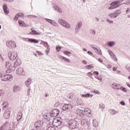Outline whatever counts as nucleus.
Listing matches in <instances>:
<instances>
[{
  "label": "nucleus",
  "instance_id": "obj_1",
  "mask_svg": "<svg viewBox=\"0 0 130 130\" xmlns=\"http://www.w3.org/2000/svg\"><path fill=\"white\" fill-rule=\"evenodd\" d=\"M22 62L19 59H16V61L15 63H12V62H6L5 63V67L8 70L6 71V73H11L14 72L16 70V68L21 66Z\"/></svg>",
  "mask_w": 130,
  "mask_h": 130
},
{
  "label": "nucleus",
  "instance_id": "obj_29",
  "mask_svg": "<svg viewBox=\"0 0 130 130\" xmlns=\"http://www.w3.org/2000/svg\"><path fill=\"white\" fill-rule=\"evenodd\" d=\"M92 125L93 126H94V127H98V122L97 121V120H92Z\"/></svg>",
  "mask_w": 130,
  "mask_h": 130
},
{
  "label": "nucleus",
  "instance_id": "obj_43",
  "mask_svg": "<svg viewBox=\"0 0 130 130\" xmlns=\"http://www.w3.org/2000/svg\"><path fill=\"white\" fill-rule=\"evenodd\" d=\"M125 70L127 71L128 72H130V64H128L126 65L125 67Z\"/></svg>",
  "mask_w": 130,
  "mask_h": 130
},
{
  "label": "nucleus",
  "instance_id": "obj_53",
  "mask_svg": "<svg viewBox=\"0 0 130 130\" xmlns=\"http://www.w3.org/2000/svg\"><path fill=\"white\" fill-rule=\"evenodd\" d=\"M95 78H96V79L99 80V81H100V82H102V77L96 76Z\"/></svg>",
  "mask_w": 130,
  "mask_h": 130
},
{
  "label": "nucleus",
  "instance_id": "obj_14",
  "mask_svg": "<svg viewBox=\"0 0 130 130\" xmlns=\"http://www.w3.org/2000/svg\"><path fill=\"white\" fill-rule=\"evenodd\" d=\"M43 124V122L39 120L35 123V126L36 128H37V129H40V128L42 127Z\"/></svg>",
  "mask_w": 130,
  "mask_h": 130
},
{
  "label": "nucleus",
  "instance_id": "obj_59",
  "mask_svg": "<svg viewBox=\"0 0 130 130\" xmlns=\"http://www.w3.org/2000/svg\"><path fill=\"white\" fill-rule=\"evenodd\" d=\"M36 53H38V55H43V54L40 51H37Z\"/></svg>",
  "mask_w": 130,
  "mask_h": 130
},
{
  "label": "nucleus",
  "instance_id": "obj_9",
  "mask_svg": "<svg viewBox=\"0 0 130 130\" xmlns=\"http://www.w3.org/2000/svg\"><path fill=\"white\" fill-rule=\"evenodd\" d=\"M16 73L18 76H24L25 74V71L22 67H19L16 70Z\"/></svg>",
  "mask_w": 130,
  "mask_h": 130
},
{
  "label": "nucleus",
  "instance_id": "obj_41",
  "mask_svg": "<svg viewBox=\"0 0 130 130\" xmlns=\"http://www.w3.org/2000/svg\"><path fill=\"white\" fill-rule=\"evenodd\" d=\"M18 23H19V26H24V24H25L24 21H23L22 20H19Z\"/></svg>",
  "mask_w": 130,
  "mask_h": 130
},
{
  "label": "nucleus",
  "instance_id": "obj_62",
  "mask_svg": "<svg viewBox=\"0 0 130 130\" xmlns=\"http://www.w3.org/2000/svg\"><path fill=\"white\" fill-rule=\"evenodd\" d=\"M93 74H94V75H96V76H98V75H99V72L97 71H94L93 72Z\"/></svg>",
  "mask_w": 130,
  "mask_h": 130
},
{
  "label": "nucleus",
  "instance_id": "obj_10",
  "mask_svg": "<svg viewBox=\"0 0 130 130\" xmlns=\"http://www.w3.org/2000/svg\"><path fill=\"white\" fill-rule=\"evenodd\" d=\"M74 107V106L68 104H64L62 106V110H72Z\"/></svg>",
  "mask_w": 130,
  "mask_h": 130
},
{
  "label": "nucleus",
  "instance_id": "obj_24",
  "mask_svg": "<svg viewBox=\"0 0 130 130\" xmlns=\"http://www.w3.org/2000/svg\"><path fill=\"white\" fill-rule=\"evenodd\" d=\"M30 35H41V33L33 29L31 32L29 33Z\"/></svg>",
  "mask_w": 130,
  "mask_h": 130
},
{
  "label": "nucleus",
  "instance_id": "obj_5",
  "mask_svg": "<svg viewBox=\"0 0 130 130\" xmlns=\"http://www.w3.org/2000/svg\"><path fill=\"white\" fill-rule=\"evenodd\" d=\"M69 126L70 129L76 128V127H78V123L74 120H71L69 121Z\"/></svg>",
  "mask_w": 130,
  "mask_h": 130
},
{
  "label": "nucleus",
  "instance_id": "obj_56",
  "mask_svg": "<svg viewBox=\"0 0 130 130\" xmlns=\"http://www.w3.org/2000/svg\"><path fill=\"white\" fill-rule=\"evenodd\" d=\"M122 5H130L129 0H127L126 3H124Z\"/></svg>",
  "mask_w": 130,
  "mask_h": 130
},
{
  "label": "nucleus",
  "instance_id": "obj_52",
  "mask_svg": "<svg viewBox=\"0 0 130 130\" xmlns=\"http://www.w3.org/2000/svg\"><path fill=\"white\" fill-rule=\"evenodd\" d=\"M46 130H56L55 129V128H54V127L52 126H50L49 127H48Z\"/></svg>",
  "mask_w": 130,
  "mask_h": 130
},
{
  "label": "nucleus",
  "instance_id": "obj_27",
  "mask_svg": "<svg viewBox=\"0 0 130 130\" xmlns=\"http://www.w3.org/2000/svg\"><path fill=\"white\" fill-rule=\"evenodd\" d=\"M115 44H116V43L114 41H109L108 42V45L110 46V47H113Z\"/></svg>",
  "mask_w": 130,
  "mask_h": 130
},
{
  "label": "nucleus",
  "instance_id": "obj_31",
  "mask_svg": "<svg viewBox=\"0 0 130 130\" xmlns=\"http://www.w3.org/2000/svg\"><path fill=\"white\" fill-rule=\"evenodd\" d=\"M8 102H5L2 105V106L3 108V109H6L7 108V107L8 106Z\"/></svg>",
  "mask_w": 130,
  "mask_h": 130
},
{
  "label": "nucleus",
  "instance_id": "obj_44",
  "mask_svg": "<svg viewBox=\"0 0 130 130\" xmlns=\"http://www.w3.org/2000/svg\"><path fill=\"white\" fill-rule=\"evenodd\" d=\"M26 17L29 19H32V18H37V16L36 15H27Z\"/></svg>",
  "mask_w": 130,
  "mask_h": 130
},
{
  "label": "nucleus",
  "instance_id": "obj_42",
  "mask_svg": "<svg viewBox=\"0 0 130 130\" xmlns=\"http://www.w3.org/2000/svg\"><path fill=\"white\" fill-rule=\"evenodd\" d=\"M60 49H61V47L60 46H58L56 47V50L57 52H59Z\"/></svg>",
  "mask_w": 130,
  "mask_h": 130
},
{
  "label": "nucleus",
  "instance_id": "obj_64",
  "mask_svg": "<svg viewBox=\"0 0 130 130\" xmlns=\"http://www.w3.org/2000/svg\"><path fill=\"white\" fill-rule=\"evenodd\" d=\"M94 93H96V94H99L100 92L98 90H93Z\"/></svg>",
  "mask_w": 130,
  "mask_h": 130
},
{
  "label": "nucleus",
  "instance_id": "obj_45",
  "mask_svg": "<svg viewBox=\"0 0 130 130\" xmlns=\"http://www.w3.org/2000/svg\"><path fill=\"white\" fill-rule=\"evenodd\" d=\"M19 18H20V17L19 16V14H18L16 15L14 18V21H18V19H19Z\"/></svg>",
  "mask_w": 130,
  "mask_h": 130
},
{
  "label": "nucleus",
  "instance_id": "obj_17",
  "mask_svg": "<svg viewBox=\"0 0 130 130\" xmlns=\"http://www.w3.org/2000/svg\"><path fill=\"white\" fill-rule=\"evenodd\" d=\"M84 114L88 117H91L92 116V113H91V109L90 108H85L84 109Z\"/></svg>",
  "mask_w": 130,
  "mask_h": 130
},
{
  "label": "nucleus",
  "instance_id": "obj_16",
  "mask_svg": "<svg viewBox=\"0 0 130 130\" xmlns=\"http://www.w3.org/2000/svg\"><path fill=\"white\" fill-rule=\"evenodd\" d=\"M9 126H10V123L6 122L4 125L0 127V130H9Z\"/></svg>",
  "mask_w": 130,
  "mask_h": 130
},
{
  "label": "nucleus",
  "instance_id": "obj_2",
  "mask_svg": "<svg viewBox=\"0 0 130 130\" xmlns=\"http://www.w3.org/2000/svg\"><path fill=\"white\" fill-rule=\"evenodd\" d=\"M58 23L62 26V27H63L64 28H66V29H71V24L69 23L67 21L61 19L59 18L58 20Z\"/></svg>",
  "mask_w": 130,
  "mask_h": 130
},
{
  "label": "nucleus",
  "instance_id": "obj_35",
  "mask_svg": "<svg viewBox=\"0 0 130 130\" xmlns=\"http://www.w3.org/2000/svg\"><path fill=\"white\" fill-rule=\"evenodd\" d=\"M46 48L45 53L47 55H48V53H49V52L50 51V48L49 47V46H48V47H46Z\"/></svg>",
  "mask_w": 130,
  "mask_h": 130
},
{
  "label": "nucleus",
  "instance_id": "obj_18",
  "mask_svg": "<svg viewBox=\"0 0 130 130\" xmlns=\"http://www.w3.org/2000/svg\"><path fill=\"white\" fill-rule=\"evenodd\" d=\"M90 120L89 119L87 118L86 117H82L81 119V123L82 124H86V125H88L89 124V121Z\"/></svg>",
  "mask_w": 130,
  "mask_h": 130
},
{
  "label": "nucleus",
  "instance_id": "obj_8",
  "mask_svg": "<svg viewBox=\"0 0 130 130\" xmlns=\"http://www.w3.org/2000/svg\"><path fill=\"white\" fill-rule=\"evenodd\" d=\"M7 46L9 48H16L17 47V45H16V43L14 41H8L6 43Z\"/></svg>",
  "mask_w": 130,
  "mask_h": 130
},
{
  "label": "nucleus",
  "instance_id": "obj_58",
  "mask_svg": "<svg viewBox=\"0 0 130 130\" xmlns=\"http://www.w3.org/2000/svg\"><path fill=\"white\" fill-rule=\"evenodd\" d=\"M92 35H96V31L93 29L90 30Z\"/></svg>",
  "mask_w": 130,
  "mask_h": 130
},
{
  "label": "nucleus",
  "instance_id": "obj_19",
  "mask_svg": "<svg viewBox=\"0 0 130 130\" xmlns=\"http://www.w3.org/2000/svg\"><path fill=\"white\" fill-rule=\"evenodd\" d=\"M76 113H77L79 116H81V117H83L84 115H85V110H82L80 109H77L76 111Z\"/></svg>",
  "mask_w": 130,
  "mask_h": 130
},
{
  "label": "nucleus",
  "instance_id": "obj_61",
  "mask_svg": "<svg viewBox=\"0 0 130 130\" xmlns=\"http://www.w3.org/2000/svg\"><path fill=\"white\" fill-rule=\"evenodd\" d=\"M4 2H8L9 3H13L14 2V0H4Z\"/></svg>",
  "mask_w": 130,
  "mask_h": 130
},
{
  "label": "nucleus",
  "instance_id": "obj_51",
  "mask_svg": "<svg viewBox=\"0 0 130 130\" xmlns=\"http://www.w3.org/2000/svg\"><path fill=\"white\" fill-rule=\"evenodd\" d=\"M120 90H122V91H123V92H126V91H127L126 88L122 87V86H121V88H120Z\"/></svg>",
  "mask_w": 130,
  "mask_h": 130
},
{
  "label": "nucleus",
  "instance_id": "obj_39",
  "mask_svg": "<svg viewBox=\"0 0 130 130\" xmlns=\"http://www.w3.org/2000/svg\"><path fill=\"white\" fill-rule=\"evenodd\" d=\"M100 108L102 110H103L104 108H105V105L104 104H100Z\"/></svg>",
  "mask_w": 130,
  "mask_h": 130
},
{
  "label": "nucleus",
  "instance_id": "obj_49",
  "mask_svg": "<svg viewBox=\"0 0 130 130\" xmlns=\"http://www.w3.org/2000/svg\"><path fill=\"white\" fill-rule=\"evenodd\" d=\"M92 68H93V66H92V64L88 65L85 67V69H92Z\"/></svg>",
  "mask_w": 130,
  "mask_h": 130
},
{
  "label": "nucleus",
  "instance_id": "obj_7",
  "mask_svg": "<svg viewBox=\"0 0 130 130\" xmlns=\"http://www.w3.org/2000/svg\"><path fill=\"white\" fill-rule=\"evenodd\" d=\"M13 79V76L10 74L3 75V76L1 78L2 81H11Z\"/></svg>",
  "mask_w": 130,
  "mask_h": 130
},
{
  "label": "nucleus",
  "instance_id": "obj_28",
  "mask_svg": "<svg viewBox=\"0 0 130 130\" xmlns=\"http://www.w3.org/2000/svg\"><path fill=\"white\" fill-rule=\"evenodd\" d=\"M20 86L17 85H15L13 88L14 92H18V91H20Z\"/></svg>",
  "mask_w": 130,
  "mask_h": 130
},
{
  "label": "nucleus",
  "instance_id": "obj_36",
  "mask_svg": "<svg viewBox=\"0 0 130 130\" xmlns=\"http://www.w3.org/2000/svg\"><path fill=\"white\" fill-rule=\"evenodd\" d=\"M42 43L43 44L44 46L46 48L48 47V46H49V45H48V43H47V42L42 41Z\"/></svg>",
  "mask_w": 130,
  "mask_h": 130
},
{
  "label": "nucleus",
  "instance_id": "obj_48",
  "mask_svg": "<svg viewBox=\"0 0 130 130\" xmlns=\"http://www.w3.org/2000/svg\"><path fill=\"white\" fill-rule=\"evenodd\" d=\"M45 20H46V21H47V22H48V23H50V24H51V23H52L53 21L51 19H48V18H45Z\"/></svg>",
  "mask_w": 130,
  "mask_h": 130
},
{
  "label": "nucleus",
  "instance_id": "obj_47",
  "mask_svg": "<svg viewBox=\"0 0 130 130\" xmlns=\"http://www.w3.org/2000/svg\"><path fill=\"white\" fill-rule=\"evenodd\" d=\"M124 0H119V1H116L115 2H113L114 4H120V3H122Z\"/></svg>",
  "mask_w": 130,
  "mask_h": 130
},
{
  "label": "nucleus",
  "instance_id": "obj_54",
  "mask_svg": "<svg viewBox=\"0 0 130 130\" xmlns=\"http://www.w3.org/2000/svg\"><path fill=\"white\" fill-rule=\"evenodd\" d=\"M91 48H92V49L95 51V52H97V51H98V49H97V48L94 47V46L93 45L91 46Z\"/></svg>",
  "mask_w": 130,
  "mask_h": 130
},
{
  "label": "nucleus",
  "instance_id": "obj_25",
  "mask_svg": "<svg viewBox=\"0 0 130 130\" xmlns=\"http://www.w3.org/2000/svg\"><path fill=\"white\" fill-rule=\"evenodd\" d=\"M10 115H11V112L10 111L5 112L4 114V116L6 119H9Z\"/></svg>",
  "mask_w": 130,
  "mask_h": 130
},
{
  "label": "nucleus",
  "instance_id": "obj_63",
  "mask_svg": "<svg viewBox=\"0 0 130 130\" xmlns=\"http://www.w3.org/2000/svg\"><path fill=\"white\" fill-rule=\"evenodd\" d=\"M129 13H130V8H127V10L126 11V14H128Z\"/></svg>",
  "mask_w": 130,
  "mask_h": 130
},
{
  "label": "nucleus",
  "instance_id": "obj_20",
  "mask_svg": "<svg viewBox=\"0 0 130 130\" xmlns=\"http://www.w3.org/2000/svg\"><path fill=\"white\" fill-rule=\"evenodd\" d=\"M108 53L110 54L111 58L114 61H117V58H116V56H115V54L112 52L111 50L108 51Z\"/></svg>",
  "mask_w": 130,
  "mask_h": 130
},
{
  "label": "nucleus",
  "instance_id": "obj_30",
  "mask_svg": "<svg viewBox=\"0 0 130 130\" xmlns=\"http://www.w3.org/2000/svg\"><path fill=\"white\" fill-rule=\"evenodd\" d=\"M110 7L108 8V10H114L115 9V7L114 6V2H112L110 4Z\"/></svg>",
  "mask_w": 130,
  "mask_h": 130
},
{
  "label": "nucleus",
  "instance_id": "obj_21",
  "mask_svg": "<svg viewBox=\"0 0 130 130\" xmlns=\"http://www.w3.org/2000/svg\"><path fill=\"white\" fill-rule=\"evenodd\" d=\"M81 96L82 98H89L93 97V94L90 93L81 94Z\"/></svg>",
  "mask_w": 130,
  "mask_h": 130
},
{
  "label": "nucleus",
  "instance_id": "obj_26",
  "mask_svg": "<svg viewBox=\"0 0 130 130\" xmlns=\"http://www.w3.org/2000/svg\"><path fill=\"white\" fill-rule=\"evenodd\" d=\"M25 85L27 87H29L31 85V83H32V80L31 78H29L27 80L25 81Z\"/></svg>",
  "mask_w": 130,
  "mask_h": 130
},
{
  "label": "nucleus",
  "instance_id": "obj_4",
  "mask_svg": "<svg viewBox=\"0 0 130 130\" xmlns=\"http://www.w3.org/2000/svg\"><path fill=\"white\" fill-rule=\"evenodd\" d=\"M121 14V10H117L114 12L108 14L109 17L110 18H113V19H115V18H117L119 15Z\"/></svg>",
  "mask_w": 130,
  "mask_h": 130
},
{
  "label": "nucleus",
  "instance_id": "obj_60",
  "mask_svg": "<svg viewBox=\"0 0 130 130\" xmlns=\"http://www.w3.org/2000/svg\"><path fill=\"white\" fill-rule=\"evenodd\" d=\"M120 104H121V105H122V106H124V105H125V103H124V101L120 102Z\"/></svg>",
  "mask_w": 130,
  "mask_h": 130
},
{
  "label": "nucleus",
  "instance_id": "obj_23",
  "mask_svg": "<svg viewBox=\"0 0 130 130\" xmlns=\"http://www.w3.org/2000/svg\"><path fill=\"white\" fill-rule=\"evenodd\" d=\"M3 10L4 11V12L5 13L6 15H8L9 13L10 12L8 10V6H7V4H5L3 5Z\"/></svg>",
  "mask_w": 130,
  "mask_h": 130
},
{
  "label": "nucleus",
  "instance_id": "obj_11",
  "mask_svg": "<svg viewBox=\"0 0 130 130\" xmlns=\"http://www.w3.org/2000/svg\"><path fill=\"white\" fill-rule=\"evenodd\" d=\"M58 114H59V111L56 109L52 110L50 112V115L53 117H56V116H58Z\"/></svg>",
  "mask_w": 130,
  "mask_h": 130
},
{
  "label": "nucleus",
  "instance_id": "obj_40",
  "mask_svg": "<svg viewBox=\"0 0 130 130\" xmlns=\"http://www.w3.org/2000/svg\"><path fill=\"white\" fill-rule=\"evenodd\" d=\"M121 5H122V4H118V3L114 4L115 9H117V8H119V7L121 6Z\"/></svg>",
  "mask_w": 130,
  "mask_h": 130
},
{
  "label": "nucleus",
  "instance_id": "obj_34",
  "mask_svg": "<svg viewBox=\"0 0 130 130\" xmlns=\"http://www.w3.org/2000/svg\"><path fill=\"white\" fill-rule=\"evenodd\" d=\"M23 117V115L21 114V115H17V122H18V124H19V123H20V120H21V119L22 118V117Z\"/></svg>",
  "mask_w": 130,
  "mask_h": 130
},
{
  "label": "nucleus",
  "instance_id": "obj_3",
  "mask_svg": "<svg viewBox=\"0 0 130 130\" xmlns=\"http://www.w3.org/2000/svg\"><path fill=\"white\" fill-rule=\"evenodd\" d=\"M18 56V53L16 51H9L8 53V57L10 60H15Z\"/></svg>",
  "mask_w": 130,
  "mask_h": 130
},
{
  "label": "nucleus",
  "instance_id": "obj_15",
  "mask_svg": "<svg viewBox=\"0 0 130 130\" xmlns=\"http://www.w3.org/2000/svg\"><path fill=\"white\" fill-rule=\"evenodd\" d=\"M112 88L115 90H120L121 85L117 83H114L112 84Z\"/></svg>",
  "mask_w": 130,
  "mask_h": 130
},
{
  "label": "nucleus",
  "instance_id": "obj_22",
  "mask_svg": "<svg viewBox=\"0 0 130 130\" xmlns=\"http://www.w3.org/2000/svg\"><path fill=\"white\" fill-rule=\"evenodd\" d=\"M54 11H56V12H57L58 13H59L60 14H61L62 13V10L59 8V7L56 6L53 7Z\"/></svg>",
  "mask_w": 130,
  "mask_h": 130
},
{
  "label": "nucleus",
  "instance_id": "obj_13",
  "mask_svg": "<svg viewBox=\"0 0 130 130\" xmlns=\"http://www.w3.org/2000/svg\"><path fill=\"white\" fill-rule=\"evenodd\" d=\"M23 40H24V41H26V42H27V41H28V42H31V43H38L39 42L38 40L35 39H30L29 38H23Z\"/></svg>",
  "mask_w": 130,
  "mask_h": 130
},
{
  "label": "nucleus",
  "instance_id": "obj_38",
  "mask_svg": "<svg viewBox=\"0 0 130 130\" xmlns=\"http://www.w3.org/2000/svg\"><path fill=\"white\" fill-rule=\"evenodd\" d=\"M51 25H52V26H54V27H57V26H58V24L54 21H53L52 22Z\"/></svg>",
  "mask_w": 130,
  "mask_h": 130
},
{
  "label": "nucleus",
  "instance_id": "obj_55",
  "mask_svg": "<svg viewBox=\"0 0 130 130\" xmlns=\"http://www.w3.org/2000/svg\"><path fill=\"white\" fill-rule=\"evenodd\" d=\"M19 17H20L21 18H24L25 16H24V14L22 13H18Z\"/></svg>",
  "mask_w": 130,
  "mask_h": 130
},
{
  "label": "nucleus",
  "instance_id": "obj_32",
  "mask_svg": "<svg viewBox=\"0 0 130 130\" xmlns=\"http://www.w3.org/2000/svg\"><path fill=\"white\" fill-rule=\"evenodd\" d=\"M31 94H32V92H31V89L28 88L26 92V95L28 96V97H31Z\"/></svg>",
  "mask_w": 130,
  "mask_h": 130
},
{
  "label": "nucleus",
  "instance_id": "obj_6",
  "mask_svg": "<svg viewBox=\"0 0 130 130\" xmlns=\"http://www.w3.org/2000/svg\"><path fill=\"white\" fill-rule=\"evenodd\" d=\"M62 123V120L60 118H55L53 120V124L57 127Z\"/></svg>",
  "mask_w": 130,
  "mask_h": 130
},
{
  "label": "nucleus",
  "instance_id": "obj_46",
  "mask_svg": "<svg viewBox=\"0 0 130 130\" xmlns=\"http://www.w3.org/2000/svg\"><path fill=\"white\" fill-rule=\"evenodd\" d=\"M111 113L113 114V115H114L115 113H118V112L116 111L115 110L111 109Z\"/></svg>",
  "mask_w": 130,
  "mask_h": 130
},
{
  "label": "nucleus",
  "instance_id": "obj_12",
  "mask_svg": "<svg viewBox=\"0 0 130 130\" xmlns=\"http://www.w3.org/2000/svg\"><path fill=\"white\" fill-rule=\"evenodd\" d=\"M82 26L83 22H82V21H79L77 23L75 28V33L76 34H78V33H79V31H80V28H81Z\"/></svg>",
  "mask_w": 130,
  "mask_h": 130
},
{
  "label": "nucleus",
  "instance_id": "obj_57",
  "mask_svg": "<svg viewBox=\"0 0 130 130\" xmlns=\"http://www.w3.org/2000/svg\"><path fill=\"white\" fill-rule=\"evenodd\" d=\"M107 23H108L109 24H112V23H113V21L110 20H109V19H107Z\"/></svg>",
  "mask_w": 130,
  "mask_h": 130
},
{
  "label": "nucleus",
  "instance_id": "obj_50",
  "mask_svg": "<svg viewBox=\"0 0 130 130\" xmlns=\"http://www.w3.org/2000/svg\"><path fill=\"white\" fill-rule=\"evenodd\" d=\"M96 53L99 54V55H102V52L101 49H98Z\"/></svg>",
  "mask_w": 130,
  "mask_h": 130
},
{
  "label": "nucleus",
  "instance_id": "obj_37",
  "mask_svg": "<svg viewBox=\"0 0 130 130\" xmlns=\"http://www.w3.org/2000/svg\"><path fill=\"white\" fill-rule=\"evenodd\" d=\"M63 53L65 54V55H67L68 56H70L69 54H72V53H71V52L67 51H64L63 52Z\"/></svg>",
  "mask_w": 130,
  "mask_h": 130
},
{
  "label": "nucleus",
  "instance_id": "obj_33",
  "mask_svg": "<svg viewBox=\"0 0 130 130\" xmlns=\"http://www.w3.org/2000/svg\"><path fill=\"white\" fill-rule=\"evenodd\" d=\"M61 57L62 58L63 60L66 61V62H71V60L69 58L64 57L62 56H61Z\"/></svg>",
  "mask_w": 130,
  "mask_h": 130
}]
</instances>
